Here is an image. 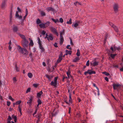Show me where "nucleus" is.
<instances>
[{
    "label": "nucleus",
    "instance_id": "nucleus-2",
    "mask_svg": "<svg viewBox=\"0 0 123 123\" xmlns=\"http://www.w3.org/2000/svg\"><path fill=\"white\" fill-rule=\"evenodd\" d=\"M37 38L39 48L41 50V51L42 52H44L45 51V49L43 47V46L42 45L41 43L42 41L40 40V39L39 37H38Z\"/></svg>",
    "mask_w": 123,
    "mask_h": 123
},
{
    "label": "nucleus",
    "instance_id": "nucleus-29",
    "mask_svg": "<svg viewBox=\"0 0 123 123\" xmlns=\"http://www.w3.org/2000/svg\"><path fill=\"white\" fill-rule=\"evenodd\" d=\"M51 20L54 22L55 23H56L57 22H59V21L58 19H54L52 18H51Z\"/></svg>",
    "mask_w": 123,
    "mask_h": 123
},
{
    "label": "nucleus",
    "instance_id": "nucleus-10",
    "mask_svg": "<svg viewBox=\"0 0 123 123\" xmlns=\"http://www.w3.org/2000/svg\"><path fill=\"white\" fill-rule=\"evenodd\" d=\"M15 16L17 18H18L20 19H21L22 18V16H19L18 13V12L16 11V12Z\"/></svg>",
    "mask_w": 123,
    "mask_h": 123
},
{
    "label": "nucleus",
    "instance_id": "nucleus-15",
    "mask_svg": "<svg viewBox=\"0 0 123 123\" xmlns=\"http://www.w3.org/2000/svg\"><path fill=\"white\" fill-rule=\"evenodd\" d=\"M19 35L21 38L22 39V41H24L26 40L25 37L24 35L21 34H19Z\"/></svg>",
    "mask_w": 123,
    "mask_h": 123
},
{
    "label": "nucleus",
    "instance_id": "nucleus-46",
    "mask_svg": "<svg viewBox=\"0 0 123 123\" xmlns=\"http://www.w3.org/2000/svg\"><path fill=\"white\" fill-rule=\"evenodd\" d=\"M12 11L11 12H10V22L11 21L12 18Z\"/></svg>",
    "mask_w": 123,
    "mask_h": 123
},
{
    "label": "nucleus",
    "instance_id": "nucleus-30",
    "mask_svg": "<svg viewBox=\"0 0 123 123\" xmlns=\"http://www.w3.org/2000/svg\"><path fill=\"white\" fill-rule=\"evenodd\" d=\"M37 102L38 105H41L42 103V102L41 100L39 98H38L37 100Z\"/></svg>",
    "mask_w": 123,
    "mask_h": 123
},
{
    "label": "nucleus",
    "instance_id": "nucleus-14",
    "mask_svg": "<svg viewBox=\"0 0 123 123\" xmlns=\"http://www.w3.org/2000/svg\"><path fill=\"white\" fill-rule=\"evenodd\" d=\"M39 25L41 28H45L47 27L46 25H45V24L43 23L40 24Z\"/></svg>",
    "mask_w": 123,
    "mask_h": 123
},
{
    "label": "nucleus",
    "instance_id": "nucleus-20",
    "mask_svg": "<svg viewBox=\"0 0 123 123\" xmlns=\"http://www.w3.org/2000/svg\"><path fill=\"white\" fill-rule=\"evenodd\" d=\"M59 112V111L57 110V111L55 112V113H51V115L52 116V117L53 116H56L58 114V113Z\"/></svg>",
    "mask_w": 123,
    "mask_h": 123
},
{
    "label": "nucleus",
    "instance_id": "nucleus-51",
    "mask_svg": "<svg viewBox=\"0 0 123 123\" xmlns=\"http://www.w3.org/2000/svg\"><path fill=\"white\" fill-rule=\"evenodd\" d=\"M59 21L61 23H62L63 22V20L62 18H60L59 19Z\"/></svg>",
    "mask_w": 123,
    "mask_h": 123
},
{
    "label": "nucleus",
    "instance_id": "nucleus-44",
    "mask_svg": "<svg viewBox=\"0 0 123 123\" xmlns=\"http://www.w3.org/2000/svg\"><path fill=\"white\" fill-rule=\"evenodd\" d=\"M107 37H108V34H106L105 36V39L104 40L105 43L106 42V39L107 38Z\"/></svg>",
    "mask_w": 123,
    "mask_h": 123
},
{
    "label": "nucleus",
    "instance_id": "nucleus-17",
    "mask_svg": "<svg viewBox=\"0 0 123 123\" xmlns=\"http://www.w3.org/2000/svg\"><path fill=\"white\" fill-rule=\"evenodd\" d=\"M80 60V58L79 57H76L73 60V62H76L77 61L79 60Z\"/></svg>",
    "mask_w": 123,
    "mask_h": 123
},
{
    "label": "nucleus",
    "instance_id": "nucleus-64",
    "mask_svg": "<svg viewBox=\"0 0 123 123\" xmlns=\"http://www.w3.org/2000/svg\"><path fill=\"white\" fill-rule=\"evenodd\" d=\"M64 102H65L68 105H70V104L68 103V102H67V100H65Z\"/></svg>",
    "mask_w": 123,
    "mask_h": 123
},
{
    "label": "nucleus",
    "instance_id": "nucleus-47",
    "mask_svg": "<svg viewBox=\"0 0 123 123\" xmlns=\"http://www.w3.org/2000/svg\"><path fill=\"white\" fill-rule=\"evenodd\" d=\"M30 90H31V88L30 87L28 89H27V90L26 91V93H27L28 92H30Z\"/></svg>",
    "mask_w": 123,
    "mask_h": 123
},
{
    "label": "nucleus",
    "instance_id": "nucleus-11",
    "mask_svg": "<svg viewBox=\"0 0 123 123\" xmlns=\"http://www.w3.org/2000/svg\"><path fill=\"white\" fill-rule=\"evenodd\" d=\"M60 44L62 45L64 41V40L63 36H60Z\"/></svg>",
    "mask_w": 123,
    "mask_h": 123
},
{
    "label": "nucleus",
    "instance_id": "nucleus-18",
    "mask_svg": "<svg viewBox=\"0 0 123 123\" xmlns=\"http://www.w3.org/2000/svg\"><path fill=\"white\" fill-rule=\"evenodd\" d=\"M23 48H22L19 45H17V49L20 53L21 52V51L22 50V49Z\"/></svg>",
    "mask_w": 123,
    "mask_h": 123
},
{
    "label": "nucleus",
    "instance_id": "nucleus-27",
    "mask_svg": "<svg viewBox=\"0 0 123 123\" xmlns=\"http://www.w3.org/2000/svg\"><path fill=\"white\" fill-rule=\"evenodd\" d=\"M65 33V30L63 29L62 31H60V36H62V35H64Z\"/></svg>",
    "mask_w": 123,
    "mask_h": 123
},
{
    "label": "nucleus",
    "instance_id": "nucleus-26",
    "mask_svg": "<svg viewBox=\"0 0 123 123\" xmlns=\"http://www.w3.org/2000/svg\"><path fill=\"white\" fill-rule=\"evenodd\" d=\"M60 54L59 56V59L61 58L62 59L63 57L62 52V51H60Z\"/></svg>",
    "mask_w": 123,
    "mask_h": 123
},
{
    "label": "nucleus",
    "instance_id": "nucleus-1",
    "mask_svg": "<svg viewBox=\"0 0 123 123\" xmlns=\"http://www.w3.org/2000/svg\"><path fill=\"white\" fill-rule=\"evenodd\" d=\"M58 77V76L54 78V82L52 81L50 83V84L54 87L55 88H56L57 87V80Z\"/></svg>",
    "mask_w": 123,
    "mask_h": 123
},
{
    "label": "nucleus",
    "instance_id": "nucleus-8",
    "mask_svg": "<svg viewBox=\"0 0 123 123\" xmlns=\"http://www.w3.org/2000/svg\"><path fill=\"white\" fill-rule=\"evenodd\" d=\"M21 53L23 55H27L28 54L27 50L26 49L23 48L21 51Z\"/></svg>",
    "mask_w": 123,
    "mask_h": 123
},
{
    "label": "nucleus",
    "instance_id": "nucleus-22",
    "mask_svg": "<svg viewBox=\"0 0 123 123\" xmlns=\"http://www.w3.org/2000/svg\"><path fill=\"white\" fill-rule=\"evenodd\" d=\"M49 40H53V36L51 34H50L49 35Z\"/></svg>",
    "mask_w": 123,
    "mask_h": 123
},
{
    "label": "nucleus",
    "instance_id": "nucleus-50",
    "mask_svg": "<svg viewBox=\"0 0 123 123\" xmlns=\"http://www.w3.org/2000/svg\"><path fill=\"white\" fill-rule=\"evenodd\" d=\"M77 3H78V4L79 5H81V4L79 2H78V1H76L75 2H74V4L75 5V6L76 5V4Z\"/></svg>",
    "mask_w": 123,
    "mask_h": 123
},
{
    "label": "nucleus",
    "instance_id": "nucleus-62",
    "mask_svg": "<svg viewBox=\"0 0 123 123\" xmlns=\"http://www.w3.org/2000/svg\"><path fill=\"white\" fill-rule=\"evenodd\" d=\"M7 105L8 106H9L11 104L10 102L9 101H8L7 102Z\"/></svg>",
    "mask_w": 123,
    "mask_h": 123
},
{
    "label": "nucleus",
    "instance_id": "nucleus-39",
    "mask_svg": "<svg viewBox=\"0 0 123 123\" xmlns=\"http://www.w3.org/2000/svg\"><path fill=\"white\" fill-rule=\"evenodd\" d=\"M62 59L61 58L59 59V58H58V59L57 60L56 63H59L60 62H61Z\"/></svg>",
    "mask_w": 123,
    "mask_h": 123
},
{
    "label": "nucleus",
    "instance_id": "nucleus-21",
    "mask_svg": "<svg viewBox=\"0 0 123 123\" xmlns=\"http://www.w3.org/2000/svg\"><path fill=\"white\" fill-rule=\"evenodd\" d=\"M69 102L71 104H72V100L71 98L70 92H69Z\"/></svg>",
    "mask_w": 123,
    "mask_h": 123
},
{
    "label": "nucleus",
    "instance_id": "nucleus-3",
    "mask_svg": "<svg viewBox=\"0 0 123 123\" xmlns=\"http://www.w3.org/2000/svg\"><path fill=\"white\" fill-rule=\"evenodd\" d=\"M21 44L22 45L24 48H27L29 45V42L27 40H26L24 41H22Z\"/></svg>",
    "mask_w": 123,
    "mask_h": 123
},
{
    "label": "nucleus",
    "instance_id": "nucleus-53",
    "mask_svg": "<svg viewBox=\"0 0 123 123\" xmlns=\"http://www.w3.org/2000/svg\"><path fill=\"white\" fill-rule=\"evenodd\" d=\"M37 111V108H36L35 110V112H34L33 114V116H34V115H35Z\"/></svg>",
    "mask_w": 123,
    "mask_h": 123
},
{
    "label": "nucleus",
    "instance_id": "nucleus-48",
    "mask_svg": "<svg viewBox=\"0 0 123 123\" xmlns=\"http://www.w3.org/2000/svg\"><path fill=\"white\" fill-rule=\"evenodd\" d=\"M9 99H11L12 100V101H14V99H13L12 98L11 96H9Z\"/></svg>",
    "mask_w": 123,
    "mask_h": 123
},
{
    "label": "nucleus",
    "instance_id": "nucleus-13",
    "mask_svg": "<svg viewBox=\"0 0 123 123\" xmlns=\"http://www.w3.org/2000/svg\"><path fill=\"white\" fill-rule=\"evenodd\" d=\"M6 0H4L2 2V4L1 7L2 8L4 7L6 5Z\"/></svg>",
    "mask_w": 123,
    "mask_h": 123
},
{
    "label": "nucleus",
    "instance_id": "nucleus-43",
    "mask_svg": "<svg viewBox=\"0 0 123 123\" xmlns=\"http://www.w3.org/2000/svg\"><path fill=\"white\" fill-rule=\"evenodd\" d=\"M69 39L70 40V43L71 44V45L72 46L74 44L72 42V39L70 37Z\"/></svg>",
    "mask_w": 123,
    "mask_h": 123
},
{
    "label": "nucleus",
    "instance_id": "nucleus-60",
    "mask_svg": "<svg viewBox=\"0 0 123 123\" xmlns=\"http://www.w3.org/2000/svg\"><path fill=\"white\" fill-rule=\"evenodd\" d=\"M105 80L107 82L109 81V80L108 77H106L105 78Z\"/></svg>",
    "mask_w": 123,
    "mask_h": 123
},
{
    "label": "nucleus",
    "instance_id": "nucleus-33",
    "mask_svg": "<svg viewBox=\"0 0 123 123\" xmlns=\"http://www.w3.org/2000/svg\"><path fill=\"white\" fill-rule=\"evenodd\" d=\"M102 73L103 74H105L106 76H108L110 75L109 73L105 71L102 72Z\"/></svg>",
    "mask_w": 123,
    "mask_h": 123
},
{
    "label": "nucleus",
    "instance_id": "nucleus-4",
    "mask_svg": "<svg viewBox=\"0 0 123 123\" xmlns=\"http://www.w3.org/2000/svg\"><path fill=\"white\" fill-rule=\"evenodd\" d=\"M113 7L115 13H117L118 10L119 6L118 4L117 3H115L113 5Z\"/></svg>",
    "mask_w": 123,
    "mask_h": 123
},
{
    "label": "nucleus",
    "instance_id": "nucleus-61",
    "mask_svg": "<svg viewBox=\"0 0 123 123\" xmlns=\"http://www.w3.org/2000/svg\"><path fill=\"white\" fill-rule=\"evenodd\" d=\"M17 9L18 10V12H21V9H20L18 7L17 8Z\"/></svg>",
    "mask_w": 123,
    "mask_h": 123
},
{
    "label": "nucleus",
    "instance_id": "nucleus-41",
    "mask_svg": "<svg viewBox=\"0 0 123 123\" xmlns=\"http://www.w3.org/2000/svg\"><path fill=\"white\" fill-rule=\"evenodd\" d=\"M38 85V84H37V83L34 84L33 85V86L35 88H37Z\"/></svg>",
    "mask_w": 123,
    "mask_h": 123
},
{
    "label": "nucleus",
    "instance_id": "nucleus-57",
    "mask_svg": "<svg viewBox=\"0 0 123 123\" xmlns=\"http://www.w3.org/2000/svg\"><path fill=\"white\" fill-rule=\"evenodd\" d=\"M51 11H52L54 12H55V10L54 8H52V7H51Z\"/></svg>",
    "mask_w": 123,
    "mask_h": 123
},
{
    "label": "nucleus",
    "instance_id": "nucleus-37",
    "mask_svg": "<svg viewBox=\"0 0 123 123\" xmlns=\"http://www.w3.org/2000/svg\"><path fill=\"white\" fill-rule=\"evenodd\" d=\"M51 7H49L47 8L46 9L48 12H49L50 11H51Z\"/></svg>",
    "mask_w": 123,
    "mask_h": 123
},
{
    "label": "nucleus",
    "instance_id": "nucleus-54",
    "mask_svg": "<svg viewBox=\"0 0 123 123\" xmlns=\"http://www.w3.org/2000/svg\"><path fill=\"white\" fill-rule=\"evenodd\" d=\"M89 60H88L87 61L86 63V66H89Z\"/></svg>",
    "mask_w": 123,
    "mask_h": 123
},
{
    "label": "nucleus",
    "instance_id": "nucleus-35",
    "mask_svg": "<svg viewBox=\"0 0 123 123\" xmlns=\"http://www.w3.org/2000/svg\"><path fill=\"white\" fill-rule=\"evenodd\" d=\"M15 68L16 69V70L17 71H19V68L17 66V64H15Z\"/></svg>",
    "mask_w": 123,
    "mask_h": 123
},
{
    "label": "nucleus",
    "instance_id": "nucleus-28",
    "mask_svg": "<svg viewBox=\"0 0 123 123\" xmlns=\"http://www.w3.org/2000/svg\"><path fill=\"white\" fill-rule=\"evenodd\" d=\"M36 23L37 24H40L41 23V21L40 20L39 18H37L36 20Z\"/></svg>",
    "mask_w": 123,
    "mask_h": 123
},
{
    "label": "nucleus",
    "instance_id": "nucleus-31",
    "mask_svg": "<svg viewBox=\"0 0 123 123\" xmlns=\"http://www.w3.org/2000/svg\"><path fill=\"white\" fill-rule=\"evenodd\" d=\"M80 51L79 50V49H78L77 50V52L76 53V55L77 56H79L80 55Z\"/></svg>",
    "mask_w": 123,
    "mask_h": 123
},
{
    "label": "nucleus",
    "instance_id": "nucleus-7",
    "mask_svg": "<svg viewBox=\"0 0 123 123\" xmlns=\"http://www.w3.org/2000/svg\"><path fill=\"white\" fill-rule=\"evenodd\" d=\"M50 30L52 32H53L57 36H58V33L57 32V30L55 28L51 27L50 29Z\"/></svg>",
    "mask_w": 123,
    "mask_h": 123
},
{
    "label": "nucleus",
    "instance_id": "nucleus-6",
    "mask_svg": "<svg viewBox=\"0 0 123 123\" xmlns=\"http://www.w3.org/2000/svg\"><path fill=\"white\" fill-rule=\"evenodd\" d=\"M113 89L114 90L117 89V88L119 87L120 88L121 86V85L119 84H116L114 83L112 84Z\"/></svg>",
    "mask_w": 123,
    "mask_h": 123
},
{
    "label": "nucleus",
    "instance_id": "nucleus-9",
    "mask_svg": "<svg viewBox=\"0 0 123 123\" xmlns=\"http://www.w3.org/2000/svg\"><path fill=\"white\" fill-rule=\"evenodd\" d=\"M45 76L50 81H51V79L53 77V76L52 75H51L50 76L49 75L47 74H46V75Z\"/></svg>",
    "mask_w": 123,
    "mask_h": 123
},
{
    "label": "nucleus",
    "instance_id": "nucleus-58",
    "mask_svg": "<svg viewBox=\"0 0 123 123\" xmlns=\"http://www.w3.org/2000/svg\"><path fill=\"white\" fill-rule=\"evenodd\" d=\"M57 43H55V44H54V47L55 48H57L58 46L57 45Z\"/></svg>",
    "mask_w": 123,
    "mask_h": 123
},
{
    "label": "nucleus",
    "instance_id": "nucleus-36",
    "mask_svg": "<svg viewBox=\"0 0 123 123\" xmlns=\"http://www.w3.org/2000/svg\"><path fill=\"white\" fill-rule=\"evenodd\" d=\"M38 116L36 117L38 119H41V114L40 113L38 114L37 115Z\"/></svg>",
    "mask_w": 123,
    "mask_h": 123
},
{
    "label": "nucleus",
    "instance_id": "nucleus-63",
    "mask_svg": "<svg viewBox=\"0 0 123 123\" xmlns=\"http://www.w3.org/2000/svg\"><path fill=\"white\" fill-rule=\"evenodd\" d=\"M18 108L19 112H20L21 111V106L20 105L18 106Z\"/></svg>",
    "mask_w": 123,
    "mask_h": 123
},
{
    "label": "nucleus",
    "instance_id": "nucleus-23",
    "mask_svg": "<svg viewBox=\"0 0 123 123\" xmlns=\"http://www.w3.org/2000/svg\"><path fill=\"white\" fill-rule=\"evenodd\" d=\"M112 27L114 28V30L116 32H118V28L116 26L114 25Z\"/></svg>",
    "mask_w": 123,
    "mask_h": 123
},
{
    "label": "nucleus",
    "instance_id": "nucleus-55",
    "mask_svg": "<svg viewBox=\"0 0 123 123\" xmlns=\"http://www.w3.org/2000/svg\"><path fill=\"white\" fill-rule=\"evenodd\" d=\"M21 102V101H18L16 102V104L17 105H18L20 104Z\"/></svg>",
    "mask_w": 123,
    "mask_h": 123
},
{
    "label": "nucleus",
    "instance_id": "nucleus-24",
    "mask_svg": "<svg viewBox=\"0 0 123 123\" xmlns=\"http://www.w3.org/2000/svg\"><path fill=\"white\" fill-rule=\"evenodd\" d=\"M92 64L94 66H97L98 65V62H96V61H95Z\"/></svg>",
    "mask_w": 123,
    "mask_h": 123
},
{
    "label": "nucleus",
    "instance_id": "nucleus-25",
    "mask_svg": "<svg viewBox=\"0 0 123 123\" xmlns=\"http://www.w3.org/2000/svg\"><path fill=\"white\" fill-rule=\"evenodd\" d=\"M12 118H14V121L15 122H16L17 118L16 116H14V115H12Z\"/></svg>",
    "mask_w": 123,
    "mask_h": 123
},
{
    "label": "nucleus",
    "instance_id": "nucleus-52",
    "mask_svg": "<svg viewBox=\"0 0 123 123\" xmlns=\"http://www.w3.org/2000/svg\"><path fill=\"white\" fill-rule=\"evenodd\" d=\"M109 24L112 27H113L114 25L111 22H109Z\"/></svg>",
    "mask_w": 123,
    "mask_h": 123
},
{
    "label": "nucleus",
    "instance_id": "nucleus-38",
    "mask_svg": "<svg viewBox=\"0 0 123 123\" xmlns=\"http://www.w3.org/2000/svg\"><path fill=\"white\" fill-rule=\"evenodd\" d=\"M41 14L42 16H44L46 15V14L45 12H44L42 11L41 12Z\"/></svg>",
    "mask_w": 123,
    "mask_h": 123
},
{
    "label": "nucleus",
    "instance_id": "nucleus-56",
    "mask_svg": "<svg viewBox=\"0 0 123 123\" xmlns=\"http://www.w3.org/2000/svg\"><path fill=\"white\" fill-rule=\"evenodd\" d=\"M110 56L113 59L115 58V57L113 54H111L110 55Z\"/></svg>",
    "mask_w": 123,
    "mask_h": 123
},
{
    "label": "nucleus",
    "instance_id": "nucleus-49",
    "mask_svg": "<svg viewBox=\"0 0 123 123\" xmlns=\"http://www.w3.org/2000/svg\"><path fill=\"white\" fill-rule=\"evenodd\" d=\"M76 116L77 117H80L81 116V114L80 113H77L76 114Z\"/></svg>",
    "mask_w": 123,
    "mask_h": 123
},
{
    "label": "nucleus",
    "instance_id": "nucleus-34",
    "mask_svg": "<svg viewBox=\"0 0 123 123\" xmlns=\"http://www.w3.org/2000/svg\"><path fill=\"white\" fill-rule=\"evenodd\" d=\"M67 23L68 24H71L72 23V20L70 18L69 21H67Z\"/></svg>",
    "mask_w": 123,
    "mask_h": 123
},
{
    "label": "nucleus",
    "instance_id": "nucleus-16",
    "mask_svg": "<svg viewBox=\"0 0 123 123\" xmlns=\"http://www.w3.org/2000/svg\"><path fill=\"white\" fill-rule=\"evenodd\" d=\"M43 93V92H42V91H40L39 92H38L37 94V96L38 98H40L42 95V94Z\"/></svg>",
    "mask_w": 123,
    "mask_h": 123
},
{
    "label": "nucleus",
    "instance_id": "nucleus-59",
    "mask_svg": "<svg viewBox=\"0 0 123 123\" xmlns=\"http://www.w3.org/2000/svg\"><path fill=\"white\" fill-rule=\"evenodd\" d=\"M29 111H27V113L28 114V115H30V113H31V112L30 110H29Z\"/></svg>",
    "mask_w": 123,
    "mask_h": 123
},
{
    "label": "nucleus",
    "instance_id": "nucleus-42",
    "mask_svg": "<svg viewBox=\"0 0 123 123\" xmlns=\"http://www.w3.org/2000/svg\"><path fill=\"white\" fill-rule=\"evenodd\" d=\"M70 73V72L69 71V70H68V71L67 72V73H66L67 75L68 76V75L70 76V75H71Z\"/></svg>",
    "mask_w": 123,
    "mask_h": 123
},
{
    "label": "nucleus",
    "instance_id": "nucleus-32",
    "mask_svg": "<svg viewBox=\"0 0 123 123\" xmlns=\"http://www.w3.org/2000/svg\"><path fill=\"white\" fill-rule=\"evenodd\" d=\"M25 14H25V16L24 17L23 20H24L25 19V17L27 16L28 14V11H27V9H26V10Z\"/></svg>",
    "mask_w": 123,
    "mask_h": 123
},
{
    "label": "nucleus",
    "instance_id": "nucleus-19",
    "mask_svg": "<svg viewBox=\"0 0 123 123\" xmlns=\"http://www.w3.org/2000/svg\"><path fill=\"white\" fill-rule=\"evenodd\" d=\"M18 28L16 26H15L13 28V30L14 32H17L18 30Z\"/></svg>",
    "mask_w": 123,
    "mask_h": 123
},
{
    "label": "nucleus",
    "instance_id": "nucleus-5",
    "mask_svg": "<svg viewBox=\"0 0 123 123\" xmlns=\"http://www.w3.org/2000/svg\"><path fill=\"white\" fill-rule=\"evenodd\" d=\"M88 74L89 75H91L92 74H95L96 72L95 71H92V69L88 70L87 71L84 73V74L85 75H86Z\"/></svg>",
    "mask_w": 123,
    "mask_h": 123
},
{
    "label": "nucleus",
    "instance_id": "nucleus-12",
    "mask_svg": "<svg viewBox=\"0 0 123 123\" xmlns=\"http://www.w3.org/2000/svg\"><path fill=\"white\" fill-rule=\"evenodd\" d=\"M72 52L71 50L68 51V50H65L66 54L65 55H67L68 54L69 55H71V54Z\"/></svg>",
    "mask_w": 123,
    "mask_h": 123
},
{
    "label": "nucleus",
    "instance_id": "nucleus-40",
    "mask_svg": "<svg viewBox=\"0 0 123 123\" xmlns=\"http://www.w3.org/2000/svg\"><path fill=\"white\" fill-rule=\"evenodd\" d=\"M46 31H45L44 30H43L42 31V32L41 33V34L43 35L46 34Z\"/></svg>",
    "mask_w": 123,
    "mask_h": 123
},
{
    "label": "nucleus",
    "instance_id": "nucleus-45",
    "mask_svg": "<svg viewBox=\"0 0 123 123\" xmlns=\"http://www.w3.org/2000/svg\"><path fill=\"white\" fill-rule=\"evenodd\" d=\"M79 24L77 23H75L74 25V26L75 27H76L77 26H78Z\"/></svg>",
    "mask_w": 123,
    "mask_h": 123
}]
</instances>
